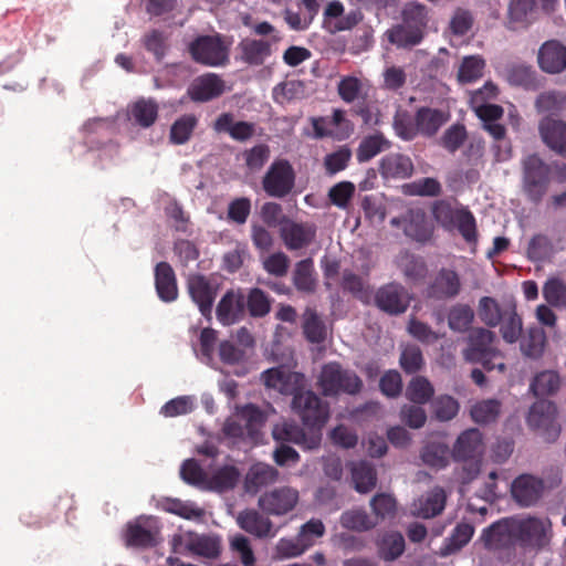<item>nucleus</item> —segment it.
Instances as JSON below:
<instances>
[{
    "label": "nucleus",
    "mask_w": 566,
    "mask_h": 566,
    "mask_svg": "<svg viewBox=\"0 0 566 566\" xmlns=\"http://www.w3.org/2000/svg\"><path fill=\"white\" fill-rule=\"evenodd\" d=\"M264 385L283 395H292V409L308 430L321 432L329 418V405L314 391L304 390L305 377L301 373L281 367L270 368L261 375Z\"/></svg>",
    "instance_id": "1"
},
{
    "label": "nucleus",
    "mask_w": 566,
    "mask_h": 566,
    "mask_svg": "<svg viewBox=\"0 0 566 566\" xmlns=\"http://www.w3.org/2000/svg\"><path fill=\"white\" fill-rule=\"evenodd\" d=\"M317 384L326 397L339 394L356 395L363 388V381L356 373L344 369L336 361L327 363L322 367Z\"/></svg>",
    "instance_id": "2"
},
{
    "label": "nucleus",
    "mask_w": 566,
    "mask_h": 566,
    "mask_svg": "<svg viewBox=\"0 0 566 566\" xmlns=\"http://www.w3.org/2000/svg\"><path fill=\"white\" fill-rule=\"evenodd\" d=\"M432 216L444 229L457 227L468 243L478 241L476 221L468 208L454 209L448 201L438 200L432 206Z\"/></svg>",
    "instance_id": "3"
},
{
    "label": "nucleus",
    "mask_w": 566,
    "mask_h": 566,
    "mask_svg": "<svg viewBox=\"0 0 566 566\" xmlns=\"http://www.w3.org/2000/svg\"><path fill=\"white\" fill-rule=\"evenodd\" d=\"M513 531L523 549L539 551L549 544L552 523L547 517H514Z\"/></svg>",
    "instance_id": "4"
},
{
    "label": "nucleus",
    "mask_w": 566,
    "mask_h": 566,
    "mask_svg": "<svg viewBox=\"0 0 566 566\" xmlns=\"http://www.w3.org/2000/svg\"><path fill=\"white\" fill-rule=\"evenodd\" d=\"M192 59L208 66H221L229 61V46L221 35H201L189 46Z\"/></svg>",
    "instance_id": "5"
},
{
    "label": "nucleus",
    "mask_w": 566,
    "mask_h": 566,
    "mask_svg": "<svg viewBox=\"0 0 566 566\" xmlns=\"http://www.w3.org/2000/svg\"><path fill=\"white\" fill-rule=\"evenodd\" d=\"M557 407L553 401L541 399L535 401L527 415V424L541 432L543 438L555 441L560 433V426L557 423Z\"/></svg>",
    "instance_id": "6"
},
{
    "label": "nucleus",
    "mask_w": 566,
    "mask_h": 566,
    "mask_svg": "<svg viewBox=\"0 0 566 566\" xmlns=\"http://www.w3.org/2000/svg\"><path fill=\"white\" fill-rule=\"evenodd\" d=\"M315 138L347 139L354 132L353 123L346 118L343 109L335 108L333 115L311 117Z\"/></svg>",
    "instance_id": "7"
},
{
    "label": "nucleus",
    "mask_w": 566,
    "mask_h": 566,
    "mask_svg": "<svg viewBox=\"0 0 566 566\" xmlns=\"http://www.w3.org/2000/svg\"><path fill=\"white\" fill-rule=\"evenodd\" d=\"M495 338V333L488 328H472L467 338V347L462 350L463 358L474 364L488 355L502 358V352L493 345Z\"/></svg>",
    "instance_id": "8"
},
{
    "label": "nucleus",
    "mask_w": 566,
    "mask_h": 566,
    "mask_svg": "<svg viewBox=\"0 0 566 566\" xmlns=\"http://www.w3.org/2000/svg\"><path fill=\"white\" fill-rule=\"evenodd\" d=\"M298 499L297 490L281 486L263 493L258 500V506L266 515L283 516L295 509Z\"/></svg>",
    "instance_id": "9"
},
{
    "label": "nucleus",
    "mask_w": 566,
    "mask_h": 566,
    "mask_svg": "<svg viewBox=\"0 0 566 566\" xmlns=\"http://www.w3.org/2000/svg\"><path fill=\"white\" fill-rule=\"evenodd\" d=\"M514 517L503 518L493 523L482 533L481 539L484 547L492 552L514 549L516 545L515 532L513 531Z\"/></svg>",
    "instance_id": "10"
},
{
    "label": "nucleus",
    "mask_w": 566,
    "mask_h": 566,
    "mask_svg": "<svg viewBox=\"0 0 566 566\" xmlns=\"http://www.w3.org/2000/svg\"><path fill=\"white\" fill-rule=\"evenodd\" d=\"M461 287L459 274L454 270L442 268L428 284L426 295L437 301L452 300L460 294Z\"/></svg>",
    "instance_id": "11"
},
{
    "label": "nucleus",
    "mask_w": 566,
    "mask_h": 566,
    "mask_svg": "<svg viewBox=\"0 0 566 566\" xmlns=\"http://www.w3.org/2000/svg\"><path fill=\"white\" fill-rule=\"evenodd\" d=\"M375 303L382 312L390 315H399L409 307L410 296L402 285L389 283L377 291Z\"/></svg>",
    "instance_id": "12"
},
{
    "label": "nucleus",
    "mask_w": 566,
    "mask_h": 566,
    "mask_svg": "<svg viewBox=\"0 0 566 566\" xmlns=\"http://www.w3.org/2000/svg\"><path fill=\"white\" fill-rule=\"evenodd\" d=\"M280 40V35L260 40L250 38L241 40L238 44L241 61L253 66L262 65L271 56L272 46Z\"/></svg>",
    "instance_id": "13"
},
{
    "label": "nucleus",
    "mask_w": 566,
    "mask_h": 566,
    "mask_svg": "<svg viewBox=\"0 0 566 566\" xmlns=\"http://www.w3.org/2000/svg\"><path fill=\"white\" fill-rule=\"evenodd\" d=\"M484 452L483 436L479 429L464 430L455 440L452 449L454 461H479Z\"/></svg>",
    "instance_id": "14"
},
{
    "label": "nucleus",
    "mask_w": 566,
    "mask_h": 566,
    "mask_svg": "<svg viewBox=\"0 0 566 566\" xmlns=\"http://www.w3.org/2000/svg\"><path fill=\"white\" fill-rule=\"evenodd\" d=\"M184 547L192 555L214 560L221 556L222 541L220 536L214 534L189 532L186 535Z\"/></svg>",
    "instance_id": "15"
},
{
    "label": "nucleus",
    "mask_w": 566,
    "mask_h": 566,
    "mask_svg": "<svg viewBox=\"0 0 566 566\" xmlns=\"http://www.w3.org/2000/svg\"><path fill=\"white\" fill-rule=\"evenodd\" d=\"M224 81L214 73L198 76L189 85L187 94L191 101L205 103L220 97L224 93Z\"/></svg>",
    "instance_id": "16"
},
{
    "label": "nucleus",
    "mask_w": 566,
    "mask_h": 566,
    "mask_svg": "<svg viewBox=\"0 0 566 566\" xmlns=\"http://www.w3.org/2000/svg\"><path fill=\"white\" fill-rule=\"evenodd\" d=\"M543 492V480L532 474L518 475L511 485L512 496L521 506L534 505L542 497Z\"/></svg>",
    "instance_id": "17"
},
{
    "label": "nucleus",
    "mask_w": 566,
    "mask_h": 566,
    "mask_svg": "<svg viewBox=\"0 0 566 566\" xmlns=\"http://www.w3.org/2000/svg\"><path fill=\"white\" fill-rule=\"evenodd\" d=\"M273 438L276 441L293 442L303 446L306 449H315L321 443L322 434L314 430H310V433L307 434L296 423L285 421L274 427Z\"/></svg>",
    "instance_id": "18"
},
{
    "label": "nucleus",
    "mask_w": 566,
    "mask_h": 566,
    "mask_svg": "<svg viewBox=\"0 0 566 566\" xmlns=\"http://www.w3.org/2000/svg\"><path fill=\"white\" fill-rule=\"evenodd\" d=\"M538 132L547 147L562 156H566V122L552 116H544L538 123Z\"/></svg>",
    "instance_id": "19"
},
{
    "label": "nucleus",
    "mask_w": 566,
    "mask_h": 566,
    "mask_svg": "<svg viewBox=\"0 0 566 566\" xmlns=\"http://www.w3.org/2000/svg\"><path fill=\"white\" fill-rule=\"evenodd\" d=\"M216 133L228 134L233 140L245 143L255 135L256 125L245 120H234L230 112L221 113L212 124Z\"/></svg>",
    "instance_id": "20"
},
{
    "label": "nucleus",
    "mask_w": 566,
    "mask_h": 566,
    "mask_svg": "<svg viewBox=\"0 0 566 566\" xmlns=\"http://www.w3.org/2000/svg\"><path fill=\"white\" fill-rule=\"evenodd\" d=\"M537 61L545 73L559 74L566 70V46L557 40L546 41L538 50Z\"/></svg>",
    "instance_id": "21"
},
{
    "label": "nucleus",
    "mask_w": 566,
    "mask_h": 566,
    "mask_svg": "<svg viewBox=\"0 0 566 566\" xmlns=\"http://www.w3.org/2000/svg\"><path fill=\"white\" fill-rule=\"evenodd\" d=\"M187 287L191 300L198 305L200 313L209 317L217 295L216 289L201 274L191 275L188 279Z\"/></svg>",
    "instance_id": "22"
},
{
    "label": "nucleus",
    "mask_w": 566,
    "mask_h": 566,
    "mask_svg": "<svg viewBox=\"0 0 566 566\" xmlns=\"http://www.w3.org/2000/svg\"><path fill=\"white\" fill-rule=\"evenodd\" d=\"M217 318L222 325L240 322L245 315V296L228 291L217 305Z\"/></svg>",
    "instance_id": "23"
},
{
    "label": "nucleus",
    "mask_w": 566,
    "mask_h": 566,
    "mask_svg": "<svg viewBox=\"0 0 566 566\" xmlns=\"http://www.w3.org/2000/svg\"><path fill=\"white\" fill-rule=\"evenodd\" d=\"M239 527L258 537L266 538L275 535L271 520L254 509H247L237 517Z\"/></svg>",
    "instance_id": "24"
},
{
    "label": "nucleus",
    "mask_w": 566,
    "mask_h": 566,
    "mask_svg": "<svg viewBox=\"0 0 566 566\" xmlns=\"http://www.w3.org/2000/svg\"><path fill=\"white\" fill-rule=\"evenodd\" d=\"M403 232L412 240L426 243L433 233L432 227L428 223L426 213L420 208H408L405 212Z\"/></svg>",
    "instance_id": "25"
},
{
    "label": "nucleus",
    "mask_w": 566,
    "mask_h": 566,
    "mask_svg": "<svg viewBox=\"0 0 566 566\" xmlns=\"http://www.w3.org/2000/svg\"><path fill=\"white\" fill-rule=\"evenodd\" d=\"M155 286L158 297L164 302H172L178 297V286L174 269L168 262H159L155 266Z\"/></svg>",
    "instance_id": "26"
},
{
    "label": "nucleus",
    "mask_w": 566,
    "mask_h": 566,
    "mask_svg": "<svg viewBox=\"0 0 566 566\" xmlns=\"http://www.w3.org/2000/svg\"><path fill=\"white\" fill-rule=\"evenodd\" d=\"M450 119L449 112L422 106L416 112V120L419 134L424 137H433L439 129Z\"/></svg>",
    "instance_id": "27"
},
{
    "label": "nucleus",
    "mask_w": 566,
    "mask_h": 566,
    "mask_svg": "<svg viewBox=\"0 0 566 566\" xmlns=\"http://www.w3.org/2000/svg\"><path fill=\"white\" fill-rule=\"evenodd\" d=\"M314 237L315 230L307 224L289 222L281 228V238L291 251L307 247Z\"/></svg>",
    "instance_id": "28"
},
{
    "label": "nucleus",
    "mask_w": 566,
    "mask_h": 566,
    "mask_svg": "<svg viewBox=\"0 0 566 566\" xmlns=\"http://www.w3.org/2000/svg\"><path fill=\"white\" fill-rule=\"evenodd\" d=\"M446 500L443 489L434 488L415 501L412 505L413 514L423 518L434 517L443 511Z\"/></svg>",
    "instance_id": "29"
},
{
    "label": "nucleus",
    "mask_w": 566,
    "mask_h": 566,
    "mask_svg": "<svg viewBox=\"0 0 566 566\" xmlns=\"http://www.w3.org/2000/svg\"><path fill=\"white\" fill-rule=\"evenodd\" d=\"M277 470L265 463H255L249 469L244 479V489L250 494L258 493L262 488L277 480Z\"/></svg>",
    "instance_id": "30"
},
{
    "label": "nucleus",
    "mask_w": 566,
    "mask_h": 566,
    "mask_svg": "<svg viewBox=\"0 0 566 566\" xmlns=\"http://www.w3.org/2000/svg\"><path fill=\"white\" fill-rule=\"evenodd\" d=\"M349 469L357 492L368 493L376 486L377 473L371 463L367 461L350 462Z\"/></svg>",
    "instance_id": "31"
},
{
    "label": "nucleus",
    "mask_w": 566,
    "mask_h": 566,
    "mask_svg": "<svg viewBox=\"0 0 566 566\" xmlns=\"http://www.w3.org/2000/svg\"><path fill=\"white\" fill-rule=\"evenodd\" d=\"M302 328L305 339L312 344L324 343L327 338V327L315 308H305Z\"/></svg>",
    "instance_id": "32"
},
{
    "label": "nucleus",
    "mask_w": 566,
    "mask_h": 566,
    "mask_svg": "<svg viewBox=\"0 0 566 566\" xmlns=\"http://www.w3.org/2000/svg\"><path fill=\"white\" fill-rule=\"evenodd\" d=\"M158 104L154 99L140 98L129 106V118L138 126L148 128L158 118Z\"/></svg>",
    "instance_id": "33"
},
{
    "label": "nucleus",
    "mask_w": 566,
    "mask_h": 566,
    "mask_svg": "<svg viewBox=\"0 0 566 566\" xmlns=\"http://www.w3.org/2000/svg\"><path fill=\"white\" fill-rule=\"evenodd\" d=\"M562 384L563 379L557 371L543 370L534 376L530 389L536 397L553 396L558 392Z\"/></svg>",
    "instance_id": "34"
},
{
    "label": "nucleus",
    "mask_w": 566,
    "mask_h": 566,
    "mask_svg": "<svg viewBox=\"0 0 566 566\" xmlns=\"http://www.w3.org/2000/svg\"><path fill=\"white\" fill-rule=\"evenodd\" d=\"M405 538L399 532L384 534L377 542V553L380 559L394 562L405 552Z\"/></svg>",
    "instance_id": "35"
},
{
    "label": "nucleus",
    "mask_w": 566,
    "mask_h": 566,
    "mask_svg": "<svg viewBox=\"0 0 566 566\" xmlns=\"http://www.w3.org/2000/svg\"><path fill=\"white\" fill-rule=\"evenodd\" d=\"M413 164L410 157L401 154H389L381 159L380 172L382 177H410Z\"/></svg>",
    "instance_id": "36"
},
{
    "label": "nucleus",
    "mask_w": 566,
    "mask_h": 566,
    "mask_svg": "<svg viewBox=\"0 0 566 566\" xmlns=\"http://www.w3.org/2000/svg\"><path fill=\"white\" fill-rule=\"evenodd\" d=\"M520 339L521 352L524 356L530 358H538L542 356L546 344V335L542 327H528Z\"/></svg>",
    "instance_id": "37"
},
{
    "label": "nucleus",
    "mask_w": 566,
    "mask_h": 566,
    "mask_svg": "<svg viewBox=\"0 0 566 566\" xmlns=\"http://www.w3.org/2000/svg\"><path fill=\"white\" fill-rule=\"evenodd\" d=\"M500 324L502 338L506 343L514 344L521 338L523 322L522 317L517 314L516 306L514 304L505 306V312Z\"/></svg>",
    "instance_id": "38"
},
{
    "label": "nucleus",
    "mask_w": 566,
    "mask_h": 566,
    "mask_svg": "<svg viewBox=\"0 0 566 566\" xmlns=\"http://www.w3.org/2000/svg\"><path fill=\"white\" fill-rule=\"evenodd\" d=\"M157 507L167 513L178 515L186 520L199 518L203 511L190 502H184L179 499L163 497L157 502Z\"/></svg>",
    "instance_id": "39"
},
{
    "label": "nucleus",
    "mask_w": 566,
    "mask_h": 566,
    "mask_svg": "<svg viewBox=\"0 0 566 566\" xmlns=\"http://www.w3.org/2000/svg\"><path fill=\"white\" fill-rule=\"evenodd\" d=\"M156 534L150 526L136 522L127 526L126 544L133 547H153L156 545Z\"/></svg>",
    "instance_id": "40"
},
{
    "label": "nucleus",
    "mask_w": 566,
    "mask_h": 566,
    "mask_svg": "<svg viewBox=\"0 0 566 566\" xmlns=\"http://www.w3.org/2000/svg\"><path fill=\"white\" fill-rule=\"evenodd\" d=\"M240 472L233 465H224L218 469L208 480L207 489L217 492L232 490L239 481Z\"/></svg>",
    "instance_id": "41"
},
{
    "label": "nucleus",
    "mask_w": 566,
    "mask_h": 566,
    "mask_svg": "<svg viewBox=\"0 0 566 566\" xmlns=\"http://www.w3.org/2000/svg\"><path fill=\"white\" fill-rule=\"evenodd\" d=\"M293 284L297 291L303 293H313L315 291L316 280L314 277L312 259L301 260L295 264Z\"/></svg>",
    "instance_id": "42"
},
{
    "label": "nucleus",
    "mask_w": 566,
    "mask_h": 566,
    "mask_svg": "<svg viewBox=\"0 0 566 566\" xmlns=\"http://www.w3.org/2000/svg\"><path fill=\"white\" fill-rule=\"evenodd\" d=\"M392 128L402 140H413L419 135L416 116L412 117L407 109L398 108L394 115Z\"/></svg>",
    "instance_id": "43"
},
{
    "label": "nucleus",
    "mask_w": 566,
    "mask_h": 566,
    "mask_svg": "<svg viewBox=\"0 0 566 566\" xmlns=\"http://www.w3.org/2000/svg\"><path fill=\"white\" fill-rule=\"evenodd\" d=\"M388 39L398 48H411L422 41L423 32L418 28H412L402 23L389 30Z\"/></svg>",
    "instance_id": "44"
},
{
    "label": "nucleus",
    "mask_w": 566,
    "mask_h": 566,
    "mask_svg": "<svg viewBox=\"0 0 566 566\" xmlns=\"http://www.w3.org/2000/svg\"><path fill=\"white\" fill-rule=\"evenodd\" d=\"M244 417H247V426L242 427L239 422L234 420H227L223 426V433L227 437L231 438H241L243 437L245 430L251 431V427L254 423H261L263 421V416L261 411L253 405H249L243 410Z\"/></svg>",
    "instance_id": "45"
},
{
    "label": "nucleus",
    "mask_w": 566,
    "mask_h": 566,
    "mask_svg": "<svg viewBox=\"0 0 566 566\" xmlns=\"http://www.w3.org/2000/svg\"><path fill=\"white\" fill-rule=\"evenodd\" d=\"M433 394L432 384L423 376L413 377L406 388V398L417 405L427 403L431 400Z\"/></svg>",
    "instance_id": "46"
},
{
    "label": "nucleus",
    "mask_w": 566,
    "mask_h": 566,
    "mask_svg": "<svg viewBox=\"0 0 566 566\" xmlns=\"http://www.w3.org/2000/svg\"><path fill=\"white\" fill-rule=\"evenodd\" d=\"M197 125L198 118L195 114H185L180 116L170 127V142L175 145H182L187 143Z\"/></svg>",
    "instance_id": "47"
},
{
    "label": "nucleus",
    "mask_w": 566,
    "mask_h": 566,
    "mask_svg": "<svg viewBox=\"0 0 566 566\" xmlns=\"http://www.w3.org/2000/svg\"><path fill=\"white\" fill-rule=\"evenodd\" d=\"M535 108L538 113L559 114L566 111V93L559 91H547L541 93L535 101Z\"/></svg>",
    "instance_id": "48"
},
{
    "label": "nucleus",
    "mask_w": 566,
    "mask_h": 566,
    "mask_svg": "<svg viewBox=\"0 0 566 566\" xmlns=\"http://www.w3.org/2000/svg\"><path fill=\"white\" fill-rule=\"evenodd\" d=\"M450 450L443 442H429L421 451L422 461L434 469L446 468L449 463Z\"/></svg>",
    "instance_id": "49"
},
{
    "label": "nucleus",
    "mask_w": 566,
    "mask_h": 566,
    "mask_svg": "<svg viewBox=\"0 0 566 566\" xmlns=\"http://www.w3.org/2000/svg\"><path fill=\"white\" fill-rule=\"evenodd\" d=\"M484 67L485 61L481 56H464L458 70V81L462 84L475 82L482 77Z\"/></svg>",
    "instance_id": "50"
},
{
    "label": "nucleus",
    "mask_w": 566,
    "mask_h": 566,
    "mask_svg": "<svg viewBox=\"0 0 566 566\" xmlns=\"http://www.w3.org/2000/svg\"><path fill=\"white\" fill-rule=\"evenodd\" d=\"M505 307H501L497 301L490 296H483L479 301L478 313L480 319L489 327L500 325Z\"/></svg>",
    "instance_id": "51"
},
{
    "label": "nucleus",
    "mask_w": 566,
    "mask_h": 566,
    "mask_svg": "<svg viewBox=\"0 0 566 566\" xmlns=\"http://www.w3.org/2000/svg\"><path fill=\"white\" fill-rule=\"evenodd\" d=\"M245 307L251 317H264L271 311V298L263 290L251 289L245 297Z\"/></svg>",
    "instance_id": "52"
},
{
    "label": "nucleus",
    "mask_w": 566,
    "mask_h": 566,
    "mask_svg": "<svg viewBox=\"0 0 566 566\" xmlns=\"http://www.w3.org/2000/svg\"><path fill=\"white\" fill-rule=\"evenodd\" d=\"M474 318L473 310L467 304L452 306L448 314V324L453 332H467Z\"/></svg>",
    "instance_id": "53"
},
{
    "label": "nucleus",
    "mask_w": 566,
    "mask_h": 566,
    "mask_svg": "<svg viewBox=\"0 0 566 566\" xmlns=\"http://www.w3.org/2000/svg\"><path fill=\"white\" fill-rule=\"evenodd\" d=\"M552 252L553 242L543 233L534 234L526 248V256L532 262H543L551 256Z\"/></svg>",
    "instance_id": "54"
},
{
    "label": "nucleus",
    "mask_w": 566,
    "mask_h": 566,
    "mask_svg": "<svg viewBox=\"0 0 566 566\" xmlns=\"http://www.w3.org/2000/svg\"><path fill=\"white\" fill-rule=\"evenodd\" d=\"M536 0H511L509 6V19L512 29L517 25H526L530 15L533 13Z\"/></svg>",
    "instance_id": "55"
},
{
    "label": "nucleus",
    "mask_w": 566,
    "mask_h": 566,
    "mask_svg": "<svg viewBox=\"0 0 566 566\" xmlns=\"http://www.w3.org/2000/svg\"><path fill=\"white\" fill-rule=\"evenodd\" d=\"M229 547L242 566H255L256 558L251 547V542L247 536L242 534L233 535L230 538Z\"/></svg>",
    "instance_id": "56"
},
{
    "label": "nucleus",
    "mask_w": 566,
    "mask_h": 566,
    "mask_svg": "<svg viewBox=\"0 0 566 566\" xmlns=\"http://www.w3.org/2000/svg\"><path fill=\"white\" fill-rule=\"evenodd\" d=\"M402 23L412 28H418L420 31H424L428 24V11L426 6L419 2L407 3L401 12Z\"/></svg>",
    "instance_id": "57"
},
{
    "label": "nucleus",
    "mask_w": 566,
    "mask_h": 566,
    "mask_svg": "<svg viewBox=\"0 0 566 566\" xmlns=\"http://www.w3.org/2000/svg\"><path fill=\"white\" fill-rule=\"evenodd\" d=\"M474 534V527L470 523H459L446 539V554H452L465 546Z\"/></svg>",
    "instance_id": "58"
},
{
    "label": "nucleus",
    "mask_w": 566,
    "mask_h": 566,
    "mask_svg": "<svg viewBox=\"0 0 566 566\" xmlns=\"http://www.w3.org/2000/svg\"><path fill=\"white\" fill-rule=\"evenodd\" d=\"M543 296L549 305L566 310V282L559 277H549L543 286Z\"/></svg>",
    "instance_id": "59"
},
{
    "label": "nucleus",
    "mask_w": 566,
    "mask_h": 566,
    "mask_svg": "<svg viewBox=\"0 0 566 566\" xmlns=\"http://www.w3.org/2000/svg\"><path fill=\"white\" fill-rule=\"evenodd\" d=\"M342 287L361 302H367L370 293L361 276L345 270L342 275Z\"/></svg>",
    "instance_id": "60"
},
{
    "label": "nucleus",
    "mask_w": 566,
    "mask_h": 566,
    "mask_svg": "<svg viewBox=\"0 0 566 566\" xmlns=\"http://www.w3.org/2000/svg\"><path fill=\"white\" fill-rule=\"evenodd\" d=\"M312 546L311 542L295 538H281L275 545V556L280 559L300 556Z\"/></svg>",
    "instance_id": "61"
},
{
    "label": "nucleus",
    "mask_w": 566,
    "mask_h": 566,
    "mask_svg": "<svg viewBox=\"0 0 566 566\" xmlns=\"http://www.w3.org/2000/svg\"><path fill=\"white\" fill-rule=\"evenodd\" d=\"M468 138V133L463 124L451 125L440 138V145L450 154L459 150Z\"/></svg>",
    "instance_id": "62"
},
{
    "label": "nucleus",
    "mask_w": 566,
    "mask_h": 566,
    "mask_svg": "<svg viewBox=\"0 0 566 566\" xmlns=\"http://www.w3.org/2000/svg\"><path fill=\"white\" fill-rule=\"evenodd\" d=\"M340 524L344 528L364 532L373 528L375 522L363 510L346 511L340 516Z\"/></svg>",
    "instance_id": "63"
},
{
    "label": "nucleus",
    "mask_w": 566,
    "mask_h": 566,
    "mask_svg": "<svg viewBox=\"0 0 566 566\" xmlns=\"http://www.w3.org/2000/svg\"><path fill=\"white\" fill-rule=\"evenodd\" d=\"M500 409L501 403L497 400H483L473 406L471 417L478 423H490L496 420Z\"/></svg>",
    "instance_id": "64"
}]
</instances>
